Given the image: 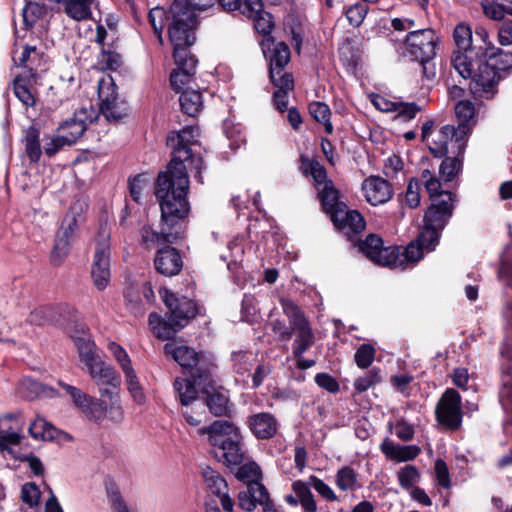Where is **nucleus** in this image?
<instances>
[{"instance_id": "nucleus-20", "label": "nucleus", "mask_w": 512, "mask_h": 512, "mask_svg": "<svg viewBox=\"0 0 512 512\" xmlns=\"http://www.w3.org/2000/svg\"><path fill=\"white\" fill-rule=\"evenodd\" d=\"M174 389L179 398L182 406L181 413L186 422L191 426H198L201 424V414L195 413L191 408L198 399V390L188 379L177 378L174 381Z\"/></svg>"}, {"instance_id": "nucleus-61", "label": "nucleus", "mask_w": 512, "mask_h": 512, "mask_svg": "<svg viewBox=\"0 0 512 512\" xmlns=\"http://www.w3.org/2000/svg\"><path fill=\"white\" fill-rule=\"evenodd\" d=\"M308 484L312 489L318 492L324 499L334 502L338 500V497L323 480L319 479L316 476H310L307 480Z\"/></svg>"}, {"instance_id": "nucleus-54", "label": "nucleus", "mask_w": 512, "mask_h": 512, "mask_svg": "<svg viewBox=\"0 0 512 512\" xmlns=\"http://www.w3.org/2000/svg\"><path fill=\"white\" fill-rule=\"evenodd\" d=\"M420 200V181L413 177L407 184V189L404 195V203L410 209H415L419 206Z\"/></svg>"}, {"instance_id": "nucleus-2", "label": "nucleus", "mask_w": 512, "mask_h": 512, "mask_svg": "<svg viewBox=\"0 0 512 512\" xmlns=\"http://www.w3.org/2000/svg\"><path fill=\"white\" fill-rule=\"evenodd\" d=\"M148 19L160 44H163L162 31L168 26L169 40L173 47L192 46L195 42L197 17L188 7L187 0H174L169 10L155 7L148 13Z\"/></svg>"}, {"instance_id": "nucleus-57", "label": "nucleus", "mask_w": 512, "mask_h": 512, "mask_svg": "<svg viewBox=\"0 0 512 512\" xmlns=\"http://www.w3.org/2000/svg\"><path fill=\"white\" fill-rule=\"evenodd\" d=\"M455 114L459 121L458 126L468 125L475 114V107L471 101L461 100L455 105Z\"/></svg>"}, {"instance_id": "nucleus-26", "label": "nucleus", "mask_w": 512, "mask_h": 512, "mask_svg": "<svg viewBox=\"0 0 512 512\" xmlns=\"http://www.w3.org/2000/svg\"><path fill=\"white\" fill-rule=\"evenodd\" d=\"M154 265L160 274L171 277L182 270L183 261L176 248L164 246L157 251Z\"/></svg>"}, {"instance_id": "nucleus-37", "label": "nucleus", "mask_w": 512, "mask_h": 512, "mask_svg": "<svg viewBox=\"0 0 512 512\" xmlns=\"http://www.w3.org/2000/svg\"><path fill=\"white\" fill-rule=\"evenodd\" d=\"M473 51H454L451 56V64L458 74L469 79L474 71V60L472 58Z\"/></svg>"}, {"instance_id": "nucleus-10", "label": "nucleus", "mask_w": 512, "mask_h": 512, "mask_svg": "<svg viewBox=\"0 0 512 512\" xmlns=\"http://www.w3.org/2000/svg\"><path fill=\"white\" fill-rule=\"evenodd\" d=\"M437 37L432 29H420L410 32L405 39L404 55L411 61L433 60L436 55Z\"/></svg>"}, {"instance_id": "nucleus-21", "label": "nucleus", "mask_w": 512, "mask_h": 512, "mask_svg": "<svg viewBox=\"0 0 512 512\" xmlns=\"http://www.w3.org/2000/svg\"><path fill=\"white\" fill-rule=\"evenodd\" d=\"M207 490L219 498L221 506L226 512H233L234 502L228 494V484L222 475L209 466L201 471Z\"/></svg>"}, {"instance_id": "nucleus-4", "label": "nucleus", "mask_w": 512, "mask_h": 512, "mask_svg": "<svg viewBox=\"0 0 512 512\" xmlns=\"http://www.w3.org/2000/svg\"><path fill=\"white\" fill-rule=\"evenodd\" d=\"M197 137L198 129L194 126L184 127L181 131L170 132L167 136V146L171 149V161L168 166L187 169L184 163L189 161L191 170H195L194 178L202 184L203 159L200 155L193 154L191 150V146L198 142Z\"/></svg>"}, {"instance_id": "nucleus-29", "label": "nucleus", "mask_w": 512, "mask_h": 512, "mask_svg": "<svg viewBox=\"0 0 512 512\" xmlns=\"http://www.w3.org/2000/svg\"><path fill=\"white\" fill-rule=\"evenodd\" d=\"M255 31L260 34L263 39L260 42L263 53H266V48H270L273 44V37L271 32L275 26L274 17L267 11H260V13L251 19Z\"/></svg>"}, {"instance_id": "nucleus-53", "label": "nucleus", "mask_w": 512, "mask_h": 512, "mask_svg": "<svg viewBox=\"0 0 512 512\" xmlns=\"http://www.w3.org/2000/svg\"><path fill=\"white\" fill-rule=\"evenodd\" d=\"M420 111L421 107L415 102L398 101L394 112H396V119L407 122L414 119Z\"/></svg>"}, {"instance_id": "nucleus-16", "label": "nucleus", "mask_w": 512, "mask_h": 512, "mask_svg": "<svg viewBox=\"0 0 512 512\" xmlns=\"http://www.w3.org/2000/svg\"><path fill=\"white\" fill-rule=\"evenodd\" d=\"M359 249L375 264L382 266L396 265L399 259V247L383 245V240L376 234H369L359 243Z\"/></svg>"}, {"instance_id": "nucleus-32", "label": "nucleus", "mask_w": 512, "mask_h": 512, "mask_svg": "<svg viewBox=\"0 0 512 512\" xmlns=\"http://www.w3.org/2000/svg\"><path fill=\"white\" fill-rule=\"evenodd\" d=\"M89 420L99 421L106 412V404L103 400L85 393L82 395L77 407Z\"/></svg>"}, {"instance_id": "nucleus-8", "label": "nucleus", "mask_w": 512, "mask_h": 512, "mask_svg": "<svg viewBox=\"0 0 512 512\" xmlns=\"http://www.w3.org/2000/svg\"><path fill=\"white\" fill-rule=\"evenodd\" d=\"M82 212V204L75 203L71 206L69 212L64 217L62 224L56 234L55 244L51 253V263L59 266L69 254L72 243L74 242Z\"/></svg>"}, {"instance_id": "nucleus-5", "label": "nucleus", "mask_w": 512, "mask_h": 512, "mask_svg": "<svg viewBox=\"0 0 512 512\" xmlns=\"http://www.w3.org/2000/svg\"><path fill=\"white\" fill-rule=\"evenodd\" d=\"M166 355H170L191 379H188L195 387L206 388L211 384V373L214 364L208 357L197 353L188 346H176L174 343H166L164 346Z\"/></svg>"}, {"instance_id": "nucleus-50", "label": "nucleus", "mask_w": 512, "mask_h": 512, "mask_svg": "<svg viewBox=\"0 0 512 512\" xmlns=\"http://www.w3.org/2000/svg\"><path fill=\"white\" fill-rule=\"evenodd\" d=\"M381 381L380 369L372 368L354 382V388L358 393H363Z\"/></svg>"}, {"instance_id": "nucleus-43", "label": "nucleus", "mask_w": 512, "mask_h": 512, "mask_svg": "<svg viewBox=\"0 0 512 512\" xmlns=\"http://www.w3.org/2000/svg\"><path fill=\"white\" fill-rule=\"evenodd\" d=\"M441 230L426 225L424 223L423 229L415 240L424 250L432 251L438 244Z\"/></svg>"}, {"instance_id": "nucleus-63", "label": "nucleus", "mask_w": 512, "mask_h": 512, "mask_svg": "<svg viewBox=\"0 0 512 512\" xmlns=\"http://www.w3.org/2000/svg\"><path fill=\"white\" fill-rule=\"evenodd\" d=\"M240 10L241 14L245 17L252 19L256 17L260 11H264V4L262 0H244L242 3L240 2Z\"/></svg>"}, {"instance_id": "nucleus-35", "label": "nucleus", "mask_w": 512, "mask_h": 512, "mask_svg": "<svg viewBox=\"0 0 512 512\" xmlns=\"http://www.w3.org/2000/svg\"><path fill=\"white\" fill-rule=\"evenodd\" d=\"M149 324L156 337L162 340L172 339L176 332L181 329L177 327V323L170 321L169 318L165 320L156 313L149 315Z\"/></svg>"}, {"instance_id": "nucleus-59", "label": "nucleus", "mask_w": 512, "mask_h": 512, "mask_svg": "<svg viewBox=\"0 0 512 512\" xmlns=\"http://www.w3.org/2000/svg\"><path fill=\"white\" fill-rule=\"evenodd\" d=\"M367 12L368 6L366 4L357 3L350 6L346 10L345 15L352 26L359 27L362 24Z\"/></svg>"}, {"instance_id": "nucleus-55", "label": "nucleus", "mask_w": 512, "mask_h": 512, "mask_svg": "<svg viewBox=\"0 0 512 512\" xmlns=\"http://www.w3.org/2000/svg\"><path fill=\"white\" fill-rule=\"evenodd\" d=\"M487 61L497 71V74H500L501 71L512 67V53L499 49L490 55Z\"/></svg>"}, {"instance_id": "nucleus-17", "label": "nucleus", "mask_w": 512, "mask_h": 512, "mask_svg": "<svg viewBox=\"0 0 512 512\" xmlns=\"http://www.w3.org/2000/svg\"><path fill=\"white\" fill-rule=\"evenodd\" d=\"M456 201V195L452 192L434 198L425 212L424 223L442 231L453 215Z\"/></svg>"}, {"instance_id": "nucleus-44", "label": "nucleus", "mask_w": 512, "mask_h": 512, "mask_svg": "<svg viewBox=\"0 0 512 512\" xmlns=\"http://www.w3.org/2000/svg\"><path fill=\"white\" fill-rule=\"evenodd\" d=\"M424 255V249L420 246L416 241H412L408 244V246L403 250V252L399 251V259L395 266H400L405 268L406 263L415 264L420 259H422Z\"/></svg>"}, {"instance_id": "nucleus-47", "label": "nucleus", "mask_w": 512, "mask_h": 512, "mask_svg": "<svg viewBox=\"0 0 512 512\" xmlns=\"http://www.w3.org/2000/svg\"><path fill=\"white\" fill-rule=\"evenodd\" d=\"M239 468L235 474L236 478L243 481L247 485L259 481L261 477L260 467L255 462H249L238 465Z\"/></svg>"}, {"instance_id": "nucleus-36", "label": "nucleus", "mask_w": 512, "mask_h": 512, "mask_svg": "<svg viewBox=\"0 0 512 512\" xmlns=\"http://www.w3.org/2000/svg\"><path fill=\"white\" fill-rule=\"evenodd\" d=\"M292 489L298 498V502L301 505L303 512H317V503L311 492V487L308 482L297 480L293 482Z\"/></svg>"}, {"instance_id": "nucleus-62", "label": "nucleus", "mask_w": 512, "mask_h": 512, "mask_svg": "<svg viewBox=\"0 0 512 512\" xmlns=\"http://www.w3.org/2000/svg\"><path fill=\"white\" fill-rule=\"evenodd\" d=\"M339 56L340 60L348 66L357 64L358 56L350 39H346L339 47Z\"/></svg>"}, {"instance_id": "nucleus-31", "label": "nucleus", "mask_w": 512, "mask_h": 512, "mask_svg": "<svg viewBox=\"0 0 512 512\" xmlns=\"http://www.w3.org/2000/svg\"><path fill=\"white\" fill-rule=\"evenodd\" d=\"M270 81L277 88L273 94L274 105L280 112H284L288 106V94L294 88L293 77L285 75Z\"/></svg>"}, {"instance_id": "nucleus-6", "label": "nucleus", "mask_w": 512, "mask_h": 512, "mask_svg": "<svg viewBox=\"0 0 512 512\" xmlns=\"http://www.w3.org/2000/svg\"><path fill=\"white\" fill-rule=\"evenodd\" d=\"M71 337L77 348L80 362L85 365L96 386H102L106 380L118 373L113 366L105 362L91 336L84 329Z\"/></svg>"}, {"instance_id": "nucleus-49", "label": "nucleus", "mask_w": 512, "mask_h": 512, "mask_svg": "<svg viewBox=\"0 0 512 512\" xmlns=\"http://www.w3.org/2000/svg\"><path fill=\"white\" fill-rule=\"evenodd\" d=\"M106 492L113 512H128L126 503L115 482L112 480L106 481Z\"/></svg>"}, {"instance_id": "nucleus-7", "label": "nucleus", "mask_w": 512, "mask_h": 512, "mask_svg": "<svg viewBox=\"0 0 512 512\" xmlns=\"http://www.w3.org/2000/svg\"><path fill=\"white\" fill-rule=\"evenodd\" d=\"M280 304L293 329V334H295L292 351L293 357L299 358L315 342L313 329L303 311L292 300L281 298Z\"/></svg>"}, {"instance_id": "nucleus-3", "label": "nucleus", "mask_w": 512, "mask_h": 512, "mask_svg": "<svg viewBox=\"0 0 512 512\" xmlns=\"http://www.w3.org/2000/svg\"><path fill=\"white\" fill-rule=\"evenodd\" d=\"M207 437L215 457L226 466H238L245 459L243 436L240 428L228 420H215L199 429Z\"/></svg>"}, {"instance_id": "nucleus-11", "label": "nucleus", "mask_w": 512, "mask_h": 512, "mask_svg": "<svg viewBox=\"0 0 512 512\" xmlns=\"http://www.w3.org/2000/svg\"><path fill=\"white\" fill-rule=\"evenodd\" d=\"M188 47L180 46L173 49V57L177 69L170 75V84L177 93H182L183 90L192 88L191 84L194 82L197 60L188 52Z\"/></svg>"}, {"instance_id": "nucleus-64", "label": "nucleus", "mask_w": 512, "mask_h": 512, "mask_svg": "<svg viewBox=\"0 0 512 512\" xmlns=\"http://www.w3.org/2000/svg\"><path fill=\"white\" fill-rule=\"evenodd\" d=\"M14 94L15 96L25 105V106H33L35 103V98L30 90L27 88L25 84L21 80L16 79L14 81Z\"/></svg>"}, {"instance_id": "nucleus-39", "label": "nucleus", "mask_w": 512, "mask_h": 512, "mask_svg": "<svg viewBox=\"0 0 512 512\" xmlns=\"http://www.w3.org/2000/svg\"><path fill=\"white\" fill-rule=\"evenodd\" d=\"M121 376L119 373L113 375L106 380L103 385H98V392L102 398L110 401V403H118L121 394Z\"/></svg>"}, {"instance_id": "nucleus-40", "label": "nucleus", "mask_w": 512, "mask_h": 512, "mask_svg": "<svg viewBox=\"0 0 512 512\" xmlns=\"http://www.w3.org/2000/svg\"><path fill=\"white\" fill-rule=\"evenodd\" d=\"M39 137L40 132L35 126H31L26 130L24 138L25 150L28 158L32 162H37L42 153Z\"/></svg>"}, {"instance_id": "nucleus-18", "label": "nucleus", "mask_w": 512, "mask_h": 512, "mask_svg": "<svg viewBox=\"0 0 512 512\" xmlns=\"http://www.w3.org/2000/svg\"><path fill=\"white\" fill-rule=\"evenodd\" d=\"M99 238L101 240L95 248L91 276L97 289L103 290L110 280V247L107 242L108 234L104 230L99 233Z\"/></svg>"}, {"instance_id": "nucleus-1", "label": "nucleus", "mask_w": 512, "mask_h": 512, "mask_svg": "<svg viewBox=\"0 0 512 512\" xmlns=\"http://www.w3.org/2000/svg\"><path fill=\"white\" fill-rule=\"evenodd\" d=\"M189 177L187 169L167 167L155 182V196L161 209L163 225L170 230L187 217L190 205L187 199Z\"/></svg>"}, {"instance_id": "nucleus-56", "label": "nucleus", "mask_w": 512, "mask_h": 512, "mask_svg": "<svg viewBox=\"0 0 512 512\" xmlns=\"http://www.w3.org/2000/svg\"><path fill=\"white\" fill-rule=\"evenodd\" d=\"M398 480L401 487L413 488L414 484L420 480L419 471L413 465H406L398 472Z\"/></svg>"}, {"instance_id": "nucleus-15", "label": "nucleus", "mask_w": 512, "mask_h": 512, "mask_svg": "<svg viewBox=\"0 0 512 512\" xmlns=\"http://www.w3.org/2000/svg\"><path fill=\"white\" fill-rule=\"evenodd\" d=\"M435 414L442 425L453 430L459 428L462 421L460 394L455 389H447L436 406Z\"/></svg>"}, {"instance_id": "nucleus-25", "label": "nucleus", "mask_w": 512, "mask_h": 512, "mask_svg": "<svg viewBox=\"0 0 512 512\" xmlns=\"http://www.w3.org/2000/svg\"><path fill=\"white\" fill-rule=\"evenodd\" d=\"M247 425L257 439H270L279 429V422L269 412H260L248 417Z\"/></svg>"}, {"instance_id": "nucleus-51", "label": "nucleus", "mask_w": 512, "mask_h": 512, "mask_svg": "<svg viewBox=\"0 0 512 512\" xmlns=\"http://www.w3.org/2000/svg\"><path fill=\"white\" fill-rule=\"evenodd\" d=\"M375 353L376 350L371 344H361L354 355L355 363L359 368L366 369L374 361Z\"/></svg>"}, {"instance_id": "nucleus-27", "label": "nucleus", "mask_w": 512, "mask_h": 512, "mask_svg": "<svg viewBox=\"0 0 512 512\" xmlns=\"http://www.w3.org/2000/svg\"><path fill=\"white\" fill-rule=\"evenodd\" d=\"M205 396V404L209 411L217 417L229 416L231 407L229 403L228 391L224 389H215L213 387V378L211 384L206 388L200 387Z\"/></svg>"}, {"instance_id": "nucleus-60", "label": "nucleus", "mask_w": 512, "mask_h": 512, "mask_svg": "<svg viewBox=\"0 0 512 512\" xmlns=\"http://www.w3.org/2000/svg\"><path fill=\"white\" fill-rule=\"evenodd\" d=\"M41 492L39 487L34 482L25 483L21 489V499L29 507H35L40 500Z\"/></svg>"}, {"instance_id": "nucleus-45", "label": "nucleus", "mask_w": 512, "mask_h": 512, "mask_svg": "<svg viewBox=\"0 0 512 512\" xmlns=\"http://www.w3.org/2000/svg\"><path fill=\"white\" fill-rule=\"evenodd\" d=\"M246 489L250 492L256 504L263 507V512H265V509L268 507H276L271 501L267 489L260 481L250 483V485H247Z\"/></svg>"}, {"instance_id": "nucleus-13", "label": "nucleus", "mask_w": 512, "mask_h": 512, "mask_svg": "<svg viewBox=\"0 0 512 512\" xmlns=\"http://www.w3.org/2000/svg\"><path fill=\"white\" fill-rule=\"evenodd\" d=\"M100 112L110 123H118L126 116L125 103L117 101V93L112 78L101 79L98 83Z\"/></svg>"}, {"instance_id": "nucleus-41", "label": "nucleus", "mask_w": 512, "mask_h": 512, "mask_svg": "<svg viewBox=\"0 0 512 512\" xmlns=\"http://www.w3.org/2000/svg\"><path fill=\"white\" fill-rule=\"evenodd\" d=\"M309 112L315 121L324 125L326 133L331 134L333 132V126L330 121L331 111L326 103L319 101L310 103Z\"/></svg>"}, {"instance_id": "nucleus-52", "label": "nucleus", "mask_w": 512, "mask_h": 512, "mask_svg": "<svg viewBox=\"0 0 512 512\" xmlns=\"http://www.w3.org/2000/svg\"><path fill=\"white\" fill-rule=\"evenodd\" d=\"M97 64L102 70L116 71L122 65V58L114 51L103 49L98 55Z\"/></svg>"}, {"instance_id": "nucleus-42", "label": "nucleus", "mask_w": 512, "mask_h": 512, "mask_svg": "<svg viewBox=\"0 0 512 512\" xmlns=\"http://www.w3.org/2000/svg\"><path fill=\"white\" fill-rule=\"evenodd\" d=\"M29 434L36 440L50 441L56 437V429L43 418H37L30 424Z\"/></svg>"}, {"instance_id": "nucleus-30", "label": "nucleus", "mask_w": 512, "mask_h": 512, "mask_svg": "<svg viewBox=\"0 0 512 512\" xmlns=\"http://www.w3.org/2000/svg\"><path fill=\"white\" fill-rule=\"evenodd\" d=\"M166 225L162 224L161 232L157 233L151 230L149 227L144 226L141 231V244L146 249H151L156 245L162 243H173L180 235L179 231L171 232L165 229Z\"/></svg>"}, {"instance_id": "nucleus-34", "label": "nucleus", "mask_w": 512, "mask_h": 512, "mask_svg": "<svg viewBox=\"0 0 512 512\" xmlns=\"http://www.w3.org/2000/svg\"><path fill=\"white\" fill-rule=\"evenodd\" d=\"M179 103L183 113L196 117L203 107L201 92L198 89L187 88L182 91Z\"/></svg>"}, {"instance_id": "nucleus-38", "label": "nucleus", "mask_w": 512, "mask_h": 512, "mask_svg": "<svg viewBox=\"0 0 512 512\" xmlns=\"http://www.w3.org/2000/svg\"><path fill=\"white\" fill-rule=\"evenodd\" d=\"M451 154L453 156L446 157L439 167V173L445 182L452 181L462 169L464 154L458 155L457 150L451 151Z\"/></svg>"}, {"instance_id": "nucleus-48", "label": "nucleus", "mask_w": 512, "mask_h": 512, "mask_svg": "<svg viewBox=\"0 0 512 512\" xmlns=\"http://www.w3.org/2000/svg\"><path fill=\"white\" fill-rule=\"evenodd\" d=\"M357 483V474L349 466H344L336 474V485L342 491L354 490Z\"/></svg>"}, {"instance_id": "nucleus-9", "label": "nucleus", "mask_w": 512, "mask_h": 512, "mask_svg": "<svg viewBox=\"0 0 512 512\" xmlns=\"http://www.w3.org/2000/svg\"><path fill=\"white\" fill-rule=\"evenodd\" d=\"M471 131L468 125L454 127L453 125L442 126L428 141V148L435 157H443L453 150L462 155L466 148V138Z\"/></svg>"}, {"instance_id": "nucleus-24", "label": "nucleus", "mask_w": 512, "mask_h": 512, "mask_svg": "<svg viewBox=\"0 0 512 512\" xmlns=\"http://www.w3.org/2000/svg\"><path fill=\"white\" fill-rule=\"evenodd\" d=\"M362 190L366 200L374 206L387 202L393 195L391 184L378 176L367 178L363 182Z\"/></svg>"}, {"instance_id": "nucleus-12", "label": "nucleus", "mask_w": 512, "mask_h": 512, "mask_svg": "<svg viewBox=\"0 0 512 512\" xmlns=\"http://www.w3.org/2000/svg\"><path fill=\"white\" fill-rule=\"evenodd\" d=\"M469 79V89L474 98L491 99L498 91L500 74H497V71L486 60L477 63V69H474Z\"/></svg>"}, {"instance_id": "nucleus-22", "label": "nucleus", "mask_w": 512, "mask_h": 512, "mask_svg": "<svg viewBox=\"0 0 512 512\" xmlns=\"http://www.w3.org/2000/svg\"><path fill=\"white\" fill-rule=\"evenodd\" d=\"M265 57L269 59V78L270 80L279 79L285 75H291L284 71L285 66L290 61V49L284 42L273 41L270 48H266Z\"/></svg>"}, {"instance_id": "nucleus-19", "label": "nucleus", "mask_w": 512, "mask_h": 512, "mask_svg": "<svg viewBox=\"0 0 512 512\" xmlns=\"http://www.w3.org/2000/svg\"><path fill=\"white\" fill-rule=\"evenodd\" d=\"M96 118L92 108H81L73 116L60 124L58 133L66 136L68 146L74 145L86 131L88 124Z\"/></svg>"}, {"instance_id": "nucleus-58", "label": "nucleus", "mask_w": 512, "mask_h": 512, "mask_svg": "<svg viewBox=\"0 0 512 512\" xmlns=\"http://www.w3.org/2000/svg\"><path fill=\"white\" fill-rule=\"evenodd\" d=\"M150 177L148 174H138L134 177L133 181L130 182V197L134 201L140 202L141 196L144 191L148 190Z\"/></svg>"}, {"instance_id": "nucleus-46", "label": "nucleus", "mask_w": 512, "mask_h": 512, "mask_svg": "<svg viewBox=\"0 0 512 512\" xmlns=\"http://www.w3.org/2000/svg\"><path fill=\"white\" fill-rule=\"evenodd\" d=\"M453 38L459 50L472 51L473 37L468 25L464 23L457 25L453 32Z\"/></svg>"}, {"instance_id": "nucleus-28", "label": "nucleus", "mask_w": 512, "mask_h": 512, "mask_svg": "<svg viewBox=\"0 0 512 512\" xmlns=\"http://www.w3.org/2000/svg\"><path fill=\"white\" fill-rule=\"evenodd\" d=\"M23 423L18 415L0 417V438L11 445H18L23 438Z\"/></svg>"}, {"instance_id": "nucleus-33", "label": "nucleus", "mask_w": 512, "mask_h": 512, "mask_svg": "<svg viewBox=\"0 0 512 512\" xmlns=\"http://www.w3.org/2000/svg\"><path fill=\"white\" fill-rule=\"evenodd\" d=\"M319 198L325 213L332 218V214L340 208H346V204L339 200V191L335 188L332 181L326 183V186L319 191Z\"/></svg>"}, {"instance_id": "nucleus-23", "label": "nucleus", "mask_w": 512, "mask_h": 512, "mask_svg": "<svg viewBox=\"0 0 512 512\" xmlns=\"http://www.w3.org/2000/svg\"><path fill=\"white\" fill-rule=\"evenodd\" d=\"M331 221L337 230L348 236L362 232L366 226L364 217L357 210H350L347 206L333 213Z\"/></svg>"}, {"instance_id": "nucleus-14", "label": "nucleus", "mask_w": 512, "mask_h": 512, "mask_svg": "<svg viewBox=\"0 0 512 512\" xmlns=\"http://www.w3.org/2000/svg\"><path fill=\"white\" fill-rule=\"evenodd\" d=\"M162 300L168 309L170 321L184 328L199 313L198 305L187 297H177L168 290L160 291Z\"/></svg>"}]
</instances>
